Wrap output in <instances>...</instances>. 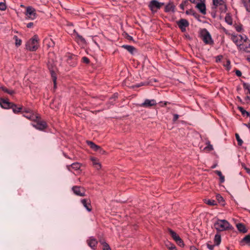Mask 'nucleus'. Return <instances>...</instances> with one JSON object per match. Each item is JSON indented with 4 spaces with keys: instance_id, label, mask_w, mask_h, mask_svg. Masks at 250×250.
Masks as SVG:
<instances>
[{
    "instance_id": "obj_1",
    "label": "nucleus",
    "mask_w": 250,
    "mask_h": 250,
    "mask_svg": "<svg viewBox=\"0 0 250 250\" xmlns=\"http://www.w3.org/2000/svg\"><path fill=\"white\" fill-rule=\"evenodd\" d=\"M214 226L218 231H223L232 229V226L226 220L218 219Z\"/></svg>"
},
{
    "instance_id": "obj_2",
    "label": "nucleus",
    "mask_w": 250,
    "mask_h": 250,
    "mask_svg": "<svg viewBox=\"0 0 250 250\" xmlns=\"http://www.w3.org/2000/svg\"><path fill=\"white\" fill-rule=\"evenodd\" d=\"M38 36L34 35L33 37L26 43V49L31 51H36L38 48Z\"/></svg>"
},
{
    "instance_id": "obj_3",
    "label": "nucleus",
    "mask_w": 250,
    "mask_h": 250,
    "mask_svg": "<svg viewBox=\"0 0 250 250\" xmlns=\"http://www.w3.org/2000/svg\"><path fill=\"white\" fill-rule=\"evenodd\" d=\"M245 43H240L237 44L238 49L239 51L246 53L250 52V41L248 40V38L245 37L244 39Z\"/></svg>"
},
{
    "instance_id": "obj_4",
    "label": "nucleus",
    "mask_w": 250,
    "mask_h": 250,
    "mask_svg": "<svg viewBox=\"0 0 250 250\" xmlns=\"http://www.w3.org/2000/svg\"><path fill=\"white\" fill-rule=\"evenodd\" d=\"M201 36L204 42L207 44H211L213 43L211 35L207 29H204L201 32Z\"/></svg>"
},
{
    "instance_id": "obj_5",
    "label": "nucleus",
    "mask_w": 250,
    "mask_h": 250,
    "mask_svg": "<svg viewBox=\"0 0 250 250\" xmlns=\"http://www.w3.org/2000/svg\"><path fill=\"white\" fill-rule=\"evenodd\" d=\"M33 121L35 123L33 125V126L38 129L42 130L45 129L47 126L46 123L44 121H41L39 116H38V119Z\"/></svg>"
},
{
    "instance_id": "obj_6",
    "label": "nucleus",
    "mask_w": 250,
    "mask_h": 250,
    "mask_svg": "<svg viewBox=\"0 0 250 250\" xmlns=\"http://www.w3.org/2000/svg\"><path fill=\"white\" fill-rule=\"evenodd\" d=\"M159 2L157 0H151L148 5L149 8L153 13H156L159 8Z\"/></svg>"
},
{
    "instance_id": "obj_7",
    "label": "nucleus",
    "mask_w": 250,
    "mask_h": 250,
    "mask_svg": "<svg viewBox=\"0 0 250 250\" xmlns=\"http://www.w3.org/2000/svg\"><path fill=\"white\" fill-rule=\"evenodd\" d=\"M26 15L31 20L35 19L37 16L36 10L31 6L27 7L26 8Z\"/></svg>"
},
{
    "instance_id": "obj_8",
    "label": "nucleus",
    "mask_w": 250,
    "mask_h": 250,
    "mask_svg": "<svg viewBox=\"0 0 250 250\" xmlns=\"http://www.w3.org/2000/svg\"><path fill=\"white\" fill-rule=\"evenodd\" d=\"M177 24L182 32H185L186 30V27L189 25L188 21L184 19H181L177 21Z\"/></svg>"
},
{
    "instance_id": "obj_9",
    "label": "nucleus",
    "mask_w": 250,
    "mask_h": 250,
    "mask_svg": "<svg viewBox=\"0 0 250 250\" xmlns=\"http://www.w3.org/2000/svg\"><path fill=\"white\" fill-rule=\"evenodd\" d=\"M72 190L74 193L78 196L82 197L85 196V189L83 188L74 186L72 188Z\"/></svg>"
},
{
    "instance_id": "obj_10",
    "label": "nucleus",
    "mask_w": 250,
    "mask_h": 250,
    "mask_svg": "<svg viewBox=\"0 0 250 250\" xmlns=\"http://www.w3.org/2000/svg\"><path fill=\"white\" fill-rule=\"evenodd\" d=\"M157 103L155 100L146 99L144 103L140 104V106L144 107H149L156 105Z\"/></svg>"
},
{
    "instance_id": "obj_11",
    "label": "nucleus",
    "mask_w": 250,
    "mask_h": 250,
    "mask_svg": "<svg viewBox=\"0 0 250 250\" xmlns=\"http://www.w3.org/2000/svg\"><path fill=\"white\" fill-rule=\"evenodd\" d=\"M13 103L9 102L8 99H0V104L1 107L5 109H9L11 108Z\"/></svg>"
},
{
    "instance_id": "obj_12",
    "label": "nucleus",
    "mask_w": 250,
    "mask_h": 250,
    "mask_svg": "<svg viewBox=\"0 0 250 250\" xmlns=\"http://www.w3.org/2000/svg\"><path fill=\"white\" fill-rule=\"evenodd\" d=\"M81 203L88 211L92 210L91 201L89 199H83L81 200Z\"/></svg>"
},
{
    "instance_id": "obj_13",
    "label": "nucleus",
    "mask_w": 250,
    "mask_h": 250,
    "mask_svg": "<svg viewBox=\"0 0 250 250\" xmlns=\"http://www.w3.org/2000/svg\"><path fill=\"white\" fill-rule=\"evenodd\" d=\"M88 245L92 249L95 250L98 244V241L93 237H90L89 239L87 240Z\"/></svg>"
},
{
    "instance_id": "obj_14",
    "label": "nucleus",
    "mask_w": 250,
    "mask_h": 250,
    "mask_svg": "<svg viewBox=\"0 0 250 250\" xmlns=\"http://www.w3.org/2000/svg\"><path fill=\"white\" fill-rule=\"evenodd\" d=\"M196 8H197L203 15H205L206 14V7L204 1L198 3L196 6Z\"/></svg>"
},
{
    "instance_id": "obj_15",
    "label": "nucleus",
    "mask_w": 250,
    "mask_h": 250,
    "mask_svg": "<svg viewBox=\"0 0 250 250\" xmlns=\"http://www.w3.org/2000/svg\"><path fill=\"white\" fill-rule=\"evenodd\" d=\"M165 11L169 12L170 11L174 12L175 11V5L172 2L169 1L165 6Z\"/></svg>"
},
{
    "instance_id": "obj_16",
    "label": "nucleus",
    "mask_w": 250,
    "mask_h": 250,
    "mask_svg": "<svg viewBox=\"0 0 250 250\" xmlns=\"http://www.w3.org/2000/svg\"><path fill=\"white\" fill-rule=\"evenodd\" d=\"M236 227L238 230L243 233H245L248 231V229L242 223H238L236 224Z\"/></svg>"
},
{
    "instance_id": "obj_17",
    "label": "nucleus",
    "mask_w": 250,
    "mask_h": 250,
    "mask_svg": "<svg viewBox=\"0 0 250 250\" xmlns=\"http://www.w3.org/2000/svg\"><path fill=\"white\" fill-rule=\"evenodd\" d=\"M86 143L95 151H98V149H100V146L96 145L93 142L87 141Z\"/></svg>"
},
{
    "instance_id": "obj_18",
    "label": "nucleus",
    "mask_w": 250,
    "mask_h": 250,
    "mask_svg": "<svg viewBox=\"0 0 250 250\" xmlns=\"http://www.w3.org/2000/svg\"><path fill=\"white\" fill-rule=\"evenodd\" d=\"M168 231L171 237L175 241V242H177L179 239H180V236L174 231L171 229H169Z\"/></svg>"
},
{
    "instance_id": "obj_19",
    "label": "nucleus",
    "mask_w": 250,
    "mask_h": 250,
    "mask_svg": "<svg viewBox=\"0 0 250 250\" xmlns=\"http://www.w3.org/2000/svg\"><path fill=\"white\" fill-rule=\"evenodd\" d=\"M242 245L247 244L250 245V235H247L245 236L240 241Z\"/></svg>"
},
{
    "instance_id": "obj_20",
    "label": "nucleus",
    "mask_w": 250,
    "mask_h": 250,
    "mask_svg": "<svg viewBox=\"0 0 250 250\" xmlns=\"http://www.w3.org/2000/svg\"><path fill=\"white\" fill-rule=\"evenodd\" d=\"M23 116L26 118L32 121H35V120L38 119V115L34 114L33 112L30 114H24Z\"/></svg>"
},
{
    "instance_id": "obj_21",
    "label": "nucleus",
    "mask_w": 250,
    "mask_h": 250,
    "mask_svg": "<svg viewBox=\"0 0 250 250\" xmlns=\"http://www.w3.org/2000/svg\"><path fill=\"white\" fill-rule=\"evenodd\" d=\"M122 47L127 50L131 54H133L134 52L136 51V48L134 46L129 45H123Z\"/></svg>"
},
{
    "instance_id": "obj_22",
    "label": "nucleus",
    "mask_w": 250,
    "mask_h": 250,
    "mask_svg": "<svg viewBox=\"0 0 250 250\" xmlns=\"http://www.w3.org/2000/svg\"><path fill=\"white\" fill-rule=\"evenodd\" d=\"M11 109H12L13 111L15 113H18L21 111L22 109V106L18 107L17 105L14 103L13 104H12V106H11Z\"/></svg>"
},
{
    "instance_id": "obj_23",
    "label": "nucleus",
    "mask_w": 250,
    "mask_h": 250,
    "mask_svg": "<svg viewBox=\"0 0 250 250\" xmlns=\"http://www.w3.org/2000/svg\"><path fill=\"white\" fill-rule=\"evenodd\" d=\"M91 160L93 162V166L97 169L99 170L101 168L102 166L101 164L98 162L95 158H91Z\"/></svg>"
},
{
    "instance_id": "obj_24",
    "label": "nucleus",
    "mask_w": 250,
    "mask_h": 250,
    "mask_svg": "<svg viewBox=\"0 0 250 250\" xmlns=\"http://www.w3.org/2000/svg\"><path fill=\"white\" fill-rule=\"evenodd\" d=\"M49 69H50L51 77L52 78V80H53V83H54V88H56V81H57L56 75V73H55V72L53 70H51L50 68H49Z\"/></svg>"
},
{
    "instance_id": "obj_25",
    "label": "nucleus",
    "mask_w": 250,
    "mask_h": 250,
    "mask_svg": "<svg viewBox=\"0 0 250 250\" xmlns=\"http://www.w3.org/2000/svg\"><path fill=\"white\" fill-rule=\"evenodd\" d=\"M99 242L103 246V250H111L109 245L104 240L101 239Z\"/></svg>"
},
{
    "instance_id": "obj_26",
    "label": "nucleus",
    "mask_w": 250,
    "mask_h": 250,
    "mask_svg": "<svg viewBox=\"0 0 250 250\" xmlns=\"http://www.w3.org/2000/svg\"><path fill=\"white\" fill-rule=\"evenodd\" d=\"M242 3L245 7L246 10L250 12V0H242Z\"/></svg>"
},
{
    "instance_id": "obj_27",
    "label": "nucleus",
    "mask_w": 250,
    "mask_h": 250,
    "mask_svg": "<svg viewBox=\"0 0 250 250\" xmlns=\"http://www.w3.org/2000/svg\"><path fill=\"white\" fill-rule=\"evenodd\" d=\"M221 241V237L220 234L217 233L214 237V243L216 245H219Z\"/></svg>"
},
{
    "instance_id": "obj_28",
    "label": "nucleus",
    "mask_w": 250,
    "mask_h": 250,
    "mask_svg": "<svg viewBox=\"0 0 250 250\" xmlns=\"http://www.w3.org/2000/svg\"><path fill=\"white\" fill-rule=\"evenodd\" d=\"M216 198L220 204H221L222 206L225 205V201L224 200V198L222 197V196L220 194H216Z\"/></svg>"
},
{
    "instance_id": "obj_29",
    "label": "nucleus",
    "mask_w": 250,
    "mask_h": 250,
    "mask_svg": "<svg viewBox=\"0 0 250 250\" xmlns=\"http://www.w3.org/2000/svg\"><path fill=\"white\" fill-rule=\"evenodd\" d=\"M225 21L228 23L229 25H232V19L231 16L227 14L225 18Z\"/></svg>"
},
{
    "instance_id": "obj_30",
    "label": "nucleus",
    "mask_w": 250,
    "mask_h": 250,
    "mask_svg": "<svg viewBox=\"0 0 250 250\" xmlns=\"http://www.w3.org/2000/svg\"><path fill=\"white\" fill-rule=\"evenodd\" d=\"M238 109L241 111L242 114L243 116L246 115L247 117L250 116V114L249 112H247L246 110H245L243 107L241 106H238Z\"/></svg>"
},
{
    "instance_id": "obj_31",
    "label": "nucleus",
    "mask_w": 250,
    "mask_h": 250,
    "mask_svg": "<svg viewBox=\"0 0 250 250\" xmlns=\"http://www.w3.org/2000/svg\"><path fill=\"white\" fill-rule=\"evenodd\" d=\"M215 173L219 176L220 183H224L225 181V177L222 175L220 171L216 170Z\"/></svg>"
},
{
    "instance_id": "obj_32",
    "label": "nucleus",
    "mask_w": 250,
    "mask_h": 250,
    "mask_svg": "<svg viewBox=\"0 0 250 250\" xmlns=\"http://www.w3.org/2000/svg\"><path fill=\"white\" fill-rule=\"evenodd\" d=\"M207 146L204 148V149L207 150L208 151H210L213 149V146L210 143L209 141H208L206 143Z\"/></svg>"
},
{
    "instance_id": "obj_33",
    "label": "nucleus",
    "mask_w": 250,
    "mask_h": 250,
    "mask_svg": "<svg viewBox=\"0 0 250 250\" xmlns=\"http://www.w3.org/2000/svg\"><path fill=\"white\" fill-rule=\"evenodd\" d=\"M205 203L210 206H215L217 205L216 201L214 200L205 199Z\"/></svg>"
},
{
    "instance_id": "obj_34",
    "label": "nucleus",
    "mask_w": 250,
    "mask_h": 250,
    "mask_svg": "<svg viewBox=\"0 0 250 250\" xmlns=\"http://www.w3.org/2000/svg\"><path fill=\"white\" fill-rule=\"evenodd\" d=\"M166 245L169 250H175L176 249L175 246L169 242H168Z\"/></svg>"
},
{
    "instance_id": "obj_35",
    "label": "nucleus",
    "mask_w": 250,
    "mask_h": 250,
    "mask_svg": "<svg viewBox=\"0 0 250 250\" xmlns=\"http://www.w3.org/2000/svg\"><path fill=\"white\" fill-rule=\"evenodd\" d=\"M2 90L11 95H12L15 93V91L13 90H9L4 86L2 87Z\"/></svg>"
},
{
    "instance_id": "obj_36",
    "label": "nucleus",
    "mask_w": 250,
    "mask_h": 250,
    "mask_svg": "<svg viewBox=\"0 0 250 250\" xmlns=\"http://www.w3.org/2000/svg\"><path fill=\"white\" fill-rule=\"evenodd\" d=\"M70 167L75 170L79 169L81 167V164L79 163H73Z\"/></svg>"
},
{
    "instance_id": "obj_37",
    "label": "nucleus",
    "mask_w": 250,
    "mask_h": 250,
    "mask_svg": "<svg viewBox=\"0 0 250 250\" xmlns=\"http://www.w3.org/2000/svg\"><path fill=\"white\" fill-rule=\"evenodd\" d=\"M74 58H75V56L73 55H69L68 56V58L67 59V62L68 63H69L71 66H74L75 65V62H74L72 63L71 62V60L73 59Z\"/></svg>"
},
{
    "instance_id": "obj_38",
    "label": "nucleus",
    "mask_w": 250,
    "mask_h": 250,
    "mask_svg": "<svg viewBox=\"0 0 250 250\" xmlns=\"http://www.w3.org/2000/svg\"><path fill=\"white\" fill-rule=\"evenodd\" d=\"M231 40L234 42L236 45L237 46V44H239L238 43V38L237 36L235 35L231 34Z\"/></svg>"
},
{
    "instance_id": "obj_39",
    "label": "nucleus",
    "mask_w": 250,
    "mask_h": 250,
    "mask_svg": "<svg viewBox=\"0 0 250 250\" xmlns=\"http://www.w3.org/2000/svg\"><path fill=\"white\" fill-rule=\"evenodd\" d=\"M14 39L15 41V44L17 46H19L21 44V39H18L17 36H14Z\"/></svg>"
},
{
    "instance_id": "obj_40",
    "label": "nucleus",
    "mask_w": 250,
    "mask_h": 250,
    "mask_svg": "<svg viewBox=\"0 0 250 250\" xmlns=\"http://www.w3.org/2000/svg\"><path fill=\"white\" fill-rule=\"evenodd\" d=\"M213 4L215 6L222 5L223 3V0H212Z\"/></svg>"
},
{
    "instance_id": "obj_41",
    "label": "nucleus",
    "mask_w": 250,
    "mask_h": 250,
    "mask_svg": "<svg viewBox=\"0 0 250 250\" xmlns=\"http://www.w3.org/2000/svg\"><path fill=\"white\" fill-rule=\"evenodd\" d=\"M235 137L238 142V145L239 146H242L243 142L242 139L240 138V136L238 133L235 134Z\"/></svg>"
},
{
    "instance_id": "obj_42",
    "label": "nucleus",
    "mask_w": 250,
    "mask_h": 250,
    "mask_svg": "<svg viewBox=\"0 0 250 250\" xmlns=\"http://www.w3.org/2000/svg\"><path fill=\"white\" fill-rule=\"evenodd\" d=\"M243 87L245 89L248 90L249 93L250 94V84L246 83H243Z\"/></svg>"
},
{
    "instance_id": "obj_43",
    "label": "nucleus",
    "mask_w": 250,
    "mask_h": 250,
    "mask_svg": "<svg viewBox=\"0 0 250 250\" xmlns=\"http://www.w3.org/2000/svg\"><path fill=\"white\" fill-rule=\"evenodd\" d=\"M176 243L181 247H184L185 246L184 243L181 238Z\"/></svg>"
},
{
    "instance_id": "obj_44",
    "label": "nucleus",
    "mask_w": 250,
    "mask_h": 250,
    "mask_svg": "<svg viewBox=\"0 0 250 250\" xmlns=\"http://www.w3.org/2000/svg\"><path fill=\"white\" fill-rule=\"evenodd\" d=\"M6 9V4L4 2H0V10L1 11H4Z\"/></svg>"
},
{
    "instance_id": "obj_45",
    "label": "nucleus",
    "mask_w": 250,
    "mask_h": 250,
    "mask_svg": "<svg viewBox=\"0 0 250 250\" xmlns=\"http://www.w3.org/2000/svg\"><path fill=\"white\" fill-rule=\"evenodd\" d=\"M22 110V112L24 114H30L33 112L32 110L29 108H24Z\"/></svg>"
},
{
    "instance_id": "obj_46",
    "label": "nucleus",
    "mask_w": 250,
    "mask_h": 250,
    "mask_svg": "<svg viewBox=\"0 0 250 250\" xmlns=\"http://www.w3.org/2000/svg\"><path fill=\"white\" fill-rule=\"evenodd\" d=\"M188 1L187 0H185L183 1L180 4V8L184 10V6L185 5H186L188 3Z\"/></svg>"
},
{
    "instance_id": "obj_47",
    "label": "nucleus",
    "mask_w": 250,
    "mask_h": 250,
    "mask_svg": "<svg viewBox=\"0 0 250 250\" xmlns=\"http://www.w3.org/2000/svg\"><path fill=\"white\" fill-rule=\"evenodd\" d=\"M82 62L88 64L89 63V60L86 57L82 58Z\"/></svg>"
},
{
    "instance_id": "obj_48",
    "label": "nucleus",
    "mask_w": 250,
    "mask_h": 250,
    "mask_svg": "<svg viewBox=\"0 0 250 250\" xmlns=\"http://www.w3.org/2000/svg\"><path fill=\"white\" fill-rule=\"evenodd\" d=\"M77 38L78 40L84 43L86 42L85 40L82 36L80 35L77 37Z\"/></svg>"
},
{
    "instance_id": "obj_49",
    "label": "nucleus",
    "mask_w": 250,
    "mask_h": 250,
    "mask_svg": "<svg viewBox=\"0 0 250 250\" xmlns=\"http://www.w3.org/2000/svg\"><path fill=\"white\" fill-rule=\"evenodd\" d=\"M194 12V10H193L192 9H189V10H187L186 11V14L187 15H192V14H193Z\"/></svg>"
},
{
    "instance_id": "obj_50",
    "label": "nucleus",
    "mask_w": 250,
    "mask_h": 250,
    "mask_svg": "<svg viewBox=\"0 0 250 250\" xmlns=\"http://www.w3.org/2000/svg\"><path fill=\"white\" fill-rule=\"evenodd\" d=\"M100 154H105L106 152L104 150H103L101 146H100V149H98V151Z\"/></svg>"
},
{
    "instance_id": "obj_51",
    "label": "nucleus",
    "mask_w": 250,
    "mask_h": 250,
    "mask_svg": "<svg viewBox=\"0 0 250 250\" xmlns=\"http://www.w3.org/2000/svg\"><path fill=\"white\" fill-rule=\"evenodd\" d=\"M235 29L237 32H241V31L242 30V25H238V26H236Z\"/></svg>"
},
{
    "instance_id": "obj_52",
    "label": "nucleus",
    "mask_w": 250,
    "mask_h": 250,
    "mask_svg": "<svg viewBox=\"0 0 250 250\" xmlns=\"http://www.w3.org/2000/svg\"><path fill=\"white\" fill-rule=\"evenodd\" d=\"M178 118H179V115L178 114H174L173 121L174 122H176L177 120V119H178Z\"/></svg>"
},
{
    "instance_id": "obj_53",
    "label": "nucleus",
    "mask_w": 250,
    "mask_h": 250,
    "mask_svg": "<svg viewBox=\"0 0 250 250\" xmlns=\"http://www.w3.org/2000/svg\"><path fill=\"white\" fill-rule=\"evenodd\" d=\"M214 245H210L209 244H207V247L210 250H213L214 249Z\"/></svg>"
},
{
    "instance_id": "obj_54",
    "label": "nucleus",
    "mask_w": 250,
    "mask_h": 250,
    "mask_svg": "<svg viewBox=\"0 0 250 250\" xmlns=\"http://www.w3.org/2000/svg\"><path fill=\"white\" fill-rule=\"evenodd\" d=\"M235 74L238 77H240L242 75V73L239 70H236L235 71Z\"/></svg>"
},
{
    "instance_id": "obj_55",
    "label": "nucleus",
    "mask_w": 250,
    "mask_h": 250,
    "mask_svg": "<svg viewBox=\"0 0 250 250\" xmlns=\"http://www.w3.org/2000/svg\"><path fill=\"white\" fill-rule=\"evenodd\" d=\"M192 15L196 19H198L199 18V15L195 11L193 12V14H192Z\"/></svg>"
},
{
    "instance_id": "obj_56",
    "label": "nucleus",
    "mask_w": 250,
    "mask_h": 250,
    "mask_svg": "<svg viewBox=\"0 0 250 250\" xmlns=\"http://www.w3.org/2000/svg\"><path fill=\"white\" fill-rule=\"evenodd\" d=\"M223 58V56L222 55H219L216 57V62L220 61L222 58Z\"/></svg>"
},
{
    "instance_id": "obj_57",
    "label": "nucleus",
    "mask_w": 250,
    "mask_h": 250,
    "mask_svg": "<svg viewBox=\"0 0 250 250\" xmlns=\"http://www.w3.org/2000/svg\"><path fill=\"white\" fill-rule=\"evenodd\" d=\"M33 22H29L28 23H27V28H31L33 26Z\"/></svg>"
},
{
    "instance_id": "obj_58",
    "label": "nucleus",
    "mask_w": 250,
    "mask_h": 250,
    "mask_svg": "<svg viewBox=\"0 0 250 250\" xmlns=\"http://www.w3.org/2000/svg\"><path fill=\"white\" fill-rule=\"evenodd\" d=\"M245 169L248 173L250 174V168L245 167Z\"/></svg>"
},
{
    "instance_id": "obj_59",
    "label": "nucleus",
    "mask_w": 250,
    "mask_h": 250,
    "mask_svg": "<svg viewBox=\"0 0 250 250\" xmlns=\"http://www.w3.org/2000/svg\"><path fill=\"white\" fill-rule=\"evenodd\" d=\"M126 38L129 40H133V38L131 36L128 35H127V37H126Z\"/></svg>"
},
{
    "instance_id": "obj_60",
    "label": "nucleus",
    "mask_w": 250,
    "mask_h": 250,
    "mask_svg": "<svg viewBox=\"0 0 250 250\" xmlns=\"http://www.w3.org/2000/svg\"><path fill=\"white\" fill-rule=\"evenodd\" d=\"M145 84L144 83H141L140 84H138V85H136L135 87H139L141 86H142V85H145Z\"/></svg>"
},
{
    "instance_id": "obj_61",
    "label": "nucleus",
    "mask_w": 250,
    "mask_h": 250,
    "mask_svg": "<svg viewBox=\"0 0 250 250\" xmlns=\"http://www.w3.org/2000/svg\"><path fill=\"white\" fill-rule=\"evenodd\" d=\"M159 8L160 9L161 8L162 6L164 5V3L163 2H159Z\"/></svg>"
},
{
    "instance_id": "obj_62",
    "label": "nucleus",
    "mask_w": 250,
    "mask_h": 250,
    "mask_svg": "<svg viewBox=\"0 0 250 250\" xmlns=\"http://www.w3.org/2000/svg\"><path fill=\"white\" fill-rule=\"evenodd\" d=\"M230 62L229 61H228L227 62V64H226V66H229L230 65Z\"/></svg>"
},
{
    "instance_id": "obj_63",
    "label": "nucleus",
    "mask_w": 250,
    "mask_h": 250,
    "mask_svg": "<svg viewBox=\"0 0 250 250\" xmlns=\"http://www.w3.org/2000/svg\"><path fill=\"white\" fill-rule=\"evenodd\" d=\"M241 38V41L243 40L244 41V39H245V38H244L242 35H240L239 36Z\"/></svg>"
},
{
    "instance_id": "obj_64",
    "label": "nucleus",
    "mask_w": 250,
    "mask_h": 250,
    "mask_svg": "<svg viewBox=\"0 0 250 250\" xmlns=\"http://www.w3.org/2000/svg\"><path fill=\"white\" fill-rule=\"evenodd\" d=\"M224 31L226 34L230 35V34L228 33V31L225 28H224Z\"/></svg>"
}]
</instances>
